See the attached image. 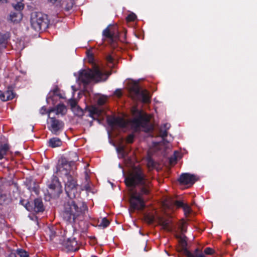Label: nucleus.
<instances>
[{
    "label": "nucleus",
    "mask_w": 257,
    "mask_h": 257,
    "mask_svg": "<svg viewBox=\"0 0 257 257\" xmlns=\"http://www.w3.org/2000/svg\"><path fill=\"white\" fill-rule=\"evenodd\" d=\"M66 107L63 104H59L56 107V113L57 114H64L66 111Z\"/></svg>",
    "instance_id": "23"
},
{
    "label": "nucleus",
    "mask_w": 257,
    "mask_h": 257,
    "mask_svg": "<svg viewBox=\"0 0 257 257\" xmlns=\"http://www.w3.org/2000/svg\"><path fill=\"white\" fill-rule=\"evenodd\" d=\"M109 223V221L106 218H103L101 220L100 222H99V226H102L103 228H105L108 226Z\"/></svg>",
    "instance_id": "27"
},
{
    "label": "nucleus",
    "mask_w": 257,
    "mask_h": 257,
    "mask_svg": "<svg viewBox=\"0 0 257 257\" xmlns=\"http://www.w3.org/2000/svg\"><path fill=\"white\" fill-rule=\"evenodd\" d=\"M72 110L78 117H82L84 115V111L78 105L74 107Z\"/></svg>",
    "instance_id": "24"
},
{
    "label": "nucleus",
    "mask_w": 257,
    "mask_h": 257,
    "mask_svg": "<svg viewBox=\"0 0 257 257\" xmlns=\"http://www.w3.org/2000/svg\"><path fill=\"white\" fill-rule=\"evenodd\" d=\"M22 19L21 12H12L10 15V20L14 23H18Z\"/></svg>",
    "instance_id": "18"
},
{
    "label": "nucleus",
    "mask_w": 257,
    "mask_h": 257,
    "mask_svg": "<svg viewBox=\"0 0 257 257\" xmlns=\"http://www.w3.org/2000/svg\"><path fill=\"white\" fill-rule=\"evenodd\" d=\"M116 150L119 158H122L123 161L124 167L123 168L121 165L119 166L122 169L123 176L124 178V183L127 187H128V175L127 173V169L128 164V151L125 146L121 143L116 148Z\"/></svg>",
    "instance_id": "9"
},
{
    "label": "nucleus",
    "mask_w": 257,
    "mask_h": 257,
    "mask_svg": "<svg viewBox=\"0 0 257 257\" xmlns=\"http://www.w3.org/2000/svg\"><path fill=\"white\" fill-rule=\"evenodd\" d=\"M109 74L105 73L97 66L93 69L82 70L79 72V80L84 85L88 84L91 81L98 82L105 81Z\"/></svg>",
    "instance_id": "3"
},
{
    "label": "nucleus",
    "mask_w": 257,
    "mask_h": 257,
    "mask_svg": "<svg viewBox=\"0 0 257 257\" xmlns=\"http://www.w3.org/2000/svg\"><path fill=\"white\" fill-rule=\"evenodd\" d=\"M198 180L197 177L188 173H184L181 174L178 179V182L181 185H187L191 186Z\"/></svg>",
    "instance_id": "14"
},
{
    "label": "nucleus",
    "mask_w": 257,
    "mask_h": 257,
    "mask_svg": "<svg viewBox=\"0 0 257 257\" xmlns=\"http://www.w3.org/2000/svg\"><path fill=\"white\" fill-rule=\"evenodd\" d=\"M9 150V147L8 144H4L0 146V160L2 159L4 157Z\"/></svg>",
    "instance_id": "22"
},
{
    "label": "nucleus",
    "mask_w": 257,
    "mask_h": 257,
    "mask_svg": "<svg viewBox=\"0 0 257 257\" xmlns=\"http://www.w3.org/2000/svg\"><path fill=\"white\" fill-rule=\"evenodd\" d=\"M177 161V157L176 156L174 155L171 156L169 158V163L170 164H175Z\"/></svg>",
    "instance_id": "38"
},
{
    "label": "nucleus",
    "mask_w": 257,
    "mask_h": 257,
    "mask_svg": "<svg viewBox=\"0 0 257 257\" xmlns=\"http://www.w3.org/2000/svg\"><path fill=\"white\" fill-rule=\"evenodd\" d=\"M107 98L104 96L100 97L97 101L98 104L100 105H102L104 104L106 101Z\"/></svg>",
    "instance_id": "34"
},
{
    "label": "nucleus",
    "mask_w": 257,
    "mask_h": 257,
    "mask_svg": "<svg viewBox=\"0 0 257 257\" xmlns=\"http://www.w3.org/2000/svg\"><path fill=\"white\" fill-rule=\"evenodd\" d=\"M162 225L163 226V228L166 230H169L170 227H169V223L167 221H164L162 222Z\"/></svg>",
    "instance_id": "39"
},
{
    "label": "nucleus",
    "mask_w": 257,
    "mask_h": 257,
    "mask_svg": "<svg viewBox=\"0 0 257 257\" xmlns=\"http://www.w3.org/2000/svg\"><path fill=\"white\" fill-rule=\"evenodd\" d=\"M48 117L49 118L48 121L49 130L54 135H59L63 130L64 123L54 117H50L49 115Z\"/></svg>",
    "instance_id": "11"
},
{
    "label": "nucleus",
    "mask_w": 257,
    "mask_h": 257,
    "mask_svg": "<svg viewBox=\"0 0 257 257\" xmlns=\"http://www.w3.org/2000/svg\"><path fill=\"white\" fill-rule=\"evenodd\" d=\"M62 192V187L57 178L54 179L49 185L48 193L53 197H58Z\"/></svg>",
    "instance_id": "13"
},
{
    "label": "nucleus",
    "mask_w": 257,
    "mask_h": 257,
    "mask_svg": "<svg viewBox=\"0 0 257 257\" xmlns=\"http://www.w3.org/2000/svg\"><path fill=\"white\" fill-rule=\"evenodd\" d=\"M61 244L63 246V249L66 252L76 251L78 250L77 242L75 238H67L64 240Z\"/></svg>",
    "instance_id": "15"
},
{
    "label": "nucleus",
    "mask_w": 257,
    "mask_h": 257,
    "mask_svg": "<svg viewBox=\"0 0 257 257\" xmlns=\"http://www.w3.org/2000/svg\"><path fill=\"white\" fill-rule=\"evenodd\" d=\"M74 161H69L66 158L61 157L58 161L56 173L63 178L65 183V190L68 198H66L63 205V218L69 223L73 224L82 221L84 215L87 210L86 204L82 201H77L78 195V184L73 177Z\"/></svg>",
    "instance_id": "1"
},
{
    "label": "nucleus",
    "mask_w": 257,
    "mask_h": 257,
    "mask_svg": "<svg viewBox=\"0 0 257 257\" xmlns=\"http://www.w3.org/2000/svg\"><path fill=\"white\" fill-rule=\"evenodd\" d=\"M214 252L215 251L213 248L209 247L205 248L204 250V252L206 254L212 255L214 254Z\"/></svg>",
    "instance_id": "32"
},
{
    "label": "nucleus",
    "mask_w": 257,
    "mask_h": 257,
    "mask_svg": "<svg viewBox=\"0 0 257 257\" xmlns=\"http://www.w3.org/2000/svg\"><path fill=\"white\" fill-rule=\"evenodd\" d=\"M148 165L149 167H154L155 166V162L151 159H150L148 160Z\"/></svg>",
    "instance_id": "41"
},
{
    "label": "nucleus",
    "mask_w": 257,
    "mask_h": 257,
    "mask_svg": "<svg viewBox=\"0 0 257 257\" xmlns=\"http://www.w3.org/2000/svg\"><path fill=\"white\" fill-rule=\"evenodd\" d=\"M107 60L109 62H111L113 60V58L111 56H109L107 57Z\"/></svg>",
    "instance_id": "46"
},
{
    "label": "nucleus",
    "mask_w": 257,
    "mask_h": 257,
    "mask_svg": "<svg viewBox=\"0 0 257 257\" xmlns=\"http://www.w3.org/2000/svg\"><path fill=\"white\" fill-rule=\"evenodd\" d=\"M86 111L88 112V116L92 117L93 120H97L100 123V120L99 118L103 113L102 110L98 107L91 106L87 107L85 112Z\"/></svg>",
    "instance_id": "16"
},
{
    "label": "nucleus",
    "mask_w": 257,
    "mask_h": 257,
    "mask_svg": "<svg viewBox=\"0 0 257 257\" xmlns=\"http://www.w3.org/2000/svg\"><path fill=\"white\" fill-rule=\"evenodd\" d=\"M137 19V16L136 15L135 13L130 11V22H134Z\"/></svg>",
    "instance_id": "36"
},
{
    "label": "nucleus",
    "mask_w": 257,
    "mask_h": 257,
    "mask_svg": "<svg viewBox=\"0 0 257 257\" xmlns=\"http://www.w3.org/2000/svg\"><path fill=\"white\" fill-rule=\"evenodd\" d=\"M127 30L125 29L124 32L118 33L116 27H110V26L104 29L103 31V35L109 39L110 43H112L118 38H123L124 40L126 38Z\"/></svg>",
    "instance_id": "10"
},
{
    "label": "nucleus",
    "mask_w": 257,
    "mask_h": 257,
    "mask_svg": "<svg viewBox=\"0 0 257 257\" xmlns=\"http://www.w3.org/2000/svg\"><path fill=\"white\" fill-rule=\"evenodd\" d=\"M134 34L135 35V36L137 37H138V36L136 35V34L135 33V32H134Z\"/></svg>",
    "instance_id": "53"
},
{
    "label": "nucleus",
    "mask_w": 257,
    "mask_h": 257,
    "mask_svg": "<svg viewBox=\"0 0 257 257\" xmlns=\"http://www.w3.org/2000/svg\"><path fill=\"white\" fill-rule=\"evenodd\" d=\"M74 155L76 157V154L74 153Z\"/></svg>",
    "instance_id": "55"
},
{
    "label": "nucleus",
    "mask_w": 257,
    "mask_h": 257,
    "mask_svg": "<svg viewBox=\"0 0 257 257\" xmlns=\"http://www.w3.org/2000/svg\"><path fill=\"white\" fill-rule=\"evenodd\" d=\"M174 205L177 208H183L184 206L186 204L181 200H175L174 202Z\"/></svg>",
    "instance_id": "30"
},
{
    "label": "nucleus",
    "mask_w": 257,
    "mask_h": 257,
    "mask_svg": "<svg viewBox=\"0 0 257 257\" xmlns=\"http://www.w3.org/2000/svg\"><path fill=\"white\" fill-rule=\"evenodd\" d=\"M8 257H17V256L15 253L12 252L9 254Z\"/></svg>",
    "instance_id": "45"
},
{
    "label": "nucleus",
    "mask_w": 257,
    "mask_h": 257,
    "mask_svg": "<svg viewBox=\"0 0 257 257\" xmlns=\"http://www.w3.org/2000/svg\"><path fill=\"white\" fill-rule=\"evenodd\" d=\"M129 57H130V60H131L132 57H131V56L130 55L129 56Z\"/></svg>",
    "instance_id": "54"
},
{
    "label": "nucleus",
    "mask_w": 257,
    "mask_h": 257,
    "mask_svg": "<svg viewBox=\"0 0 257 257\" xmlns=\"http://www.w3.org/2000/svg\"><path fill=\"white\" fill-rule=\"evenodd\" d=\"M150 191L147 187H143L139 191L130 189V209L143 210L145 206L144 195H148Z\"/></svg>",
    "instance_id": "4"
},
{
    "label": "nucleus",
    "mask_w": 257,
    "mask_h": 257,
    "mask_svg": "<svg viewBox=\"0 0 257 257\" xmlns=\"http://www.w3.org/2000/svg\"><path fill=\"white\" fill-rule=\"evenodd\" d=\"M17 253L20 257H29L28 253L23 249H18Z\"/></svg>",
    "instance_id": "26"
},
{
    "label": "nucleus",
    "mask_w": 257,
    "mask_h": 257,
    "mask_svg": "<svg viewBox=\"0 0 257 257\" xmlns=\"http://www.w3.org/2000/svg\"><path fill=\"white\" fill-rule=\"evenodd\" d=\"M180 245L181 247L182 250L183 251V253L187 256V257H192L193 256V254L191 253L187 248V242L186 239V237H180L179 241Z\"/></svg>",
    "instance_id": "17"
},
{
    "label": "nucleus",
    "mask_w": 257,
    "mask_h": 257,
    "mask_svg": "<svg viewBox=\"0 0 257 257\" xmlns=\"http://www.w3.org/2000/svg\"><path fill=\"white\" fill-rule=\"evenodd\" d=\"M125 20H126V22L127 23H128V15L126 17Z\"/></svg>",
    "instance_id": "49"
},
{
    "label": "nucleus",
    "mask_w": 257,
    "mask_h": 257,
    "mask_svg": "<svg viewBox=\"0 0 257 257\" xmlns=\"http://www.w3.org/2000/svg\"><path fill=\"white\" fill-rule=\"evenodd\" d=\"M107 122L113 130L126 132L128 130V120L122 116H108Z\"/></svg>",
    "instance_id": "8"
},
{
    "label": "nucleus",
    "mask_w": 257,
    "mask_h": 257,
    "mask_svg": "<svg viewBox=\"0 0 257 257\" xmlns=\"http://www.w3.org/2000/svg\"><path fill=\"white\" fill-rule=\"evenodd\" d=\"M200 250L198 248L195 249L193 256L192 257H205L202 252H199Z\"/></svg>",
    "instance_id": "29"
},
{
    "label": "nucleus",
    "mask_w": 257,
    "mask_h": 257,
    "mask_svg": "<svg viewBox=\"0 0 257 257\" xmlns=\"http://www.w3.org/2000/svg\"><path fill=\"white\" fill-rule=\"evenodd\" d=\"M147 179L143 170L139 167H134L132 170L130 169V189H136V187L142 188L147 187Z\"/></svg>",
    "instance_id": "5"
},
{
    "label": "nucleus",
    "mask_w": 257,
    "mask_h": 257,
    "mask_svg": "<svg viewBox=\"0 0 257 257\" xmlns=\"http://www.w3.org/2000/svg\"><path fill=\"white\" fill-rule=\"evenodd\" d=\"M25 208L29 211H34L36 213L42 212L44 211V206L41 199L36 198L33 201L28 202L25 205Z\"/></svg>",
    "instance_id": "12"
},
{
    "label": "nucleus",
    "mask_w": 257,
    "mask_h": 257,
    "mask_svg": "<svg viewBox=\"0 0 257 257\" xmlns=\"http://www.w3.org/2000/svg\"><path fill=\"white\" fill-rule=\"evenodd\" d=\"M134 135L130 134V144L133 142Z\"/></svg>",
    "instance_id": "44"
},
{
    "label": "nucleus",
    "mask_w": 257,
    "mask_h": 257,
    "mask_svg": "<svg viewBox=\"0 0 257 257\" xmlns=\"http://www.w3.org/2000/svg\"><path fill=\"white\" fill-rule=\"evenodd\" d=\"M3 92L0 90V99L2 97Z\"/></svg>",
    "instance_id": "51"
},
{
    "label": "nucleus",
    "mask_w": 257,
    "mask_h": 257,
    "mask_svg": "<svg viewBox=\"0 0 257 257\" xmlns=\"http://www.w3.org/2000/svg\"><path fill=\"white\" fill-rule=\"evenodd\" d=\"M147 219L150 223H153L154 220V218L153 216H147Z\"/></svg>",
    "instance_id": "43"
},
{
    "label": "nucleus",
    "mask_w": 257,
    "mask_h": 257,
    "mask_svg": "<svg viewBox=\"0 0 257 257\" xmlns=\"http://www.w3.org/2000/svg\"><path fill=\"white\" fill-rule=\"evenodd\" d=\"M130 112L132 113L134 117L132 119L130 118V126L131 125L135 131L142 128L145 132L149 133L153 130V126L150 124V118L147 113L143 110L139 109L137 106L130 109Z\"/></svg>",
    "instance_id": "2"
},
{
    "label": "nucleus",
    "mask_w": 257,
    "mask_h": 257,
    "mask_svg": "<svg viewBox=\"0 0 257 257\" xmlns=\"http://www.w3.org/2000/svg\"><path fill=\"white\" fill-rule=\"evenodd\" d=\"M131 81L134 82L133 79L130 78V84ZM130 97L135 101H141L145 104L151 102V96L148 91L146 89H141L138 82H135L132 86L130 84Z\"/></svg>",
    "instance_id": "6"
},
{
    "label": "nucleus",
    "mask_w": 257,
    "mask_h": 257,
    "mask_svg": "<svg viewBox=\"0 0 257 257\" xmlns=\"http://www.w3.org/2000/svg\"><path fill=\"white\" fill-rule=\"evenodd\" d=\"M69 103L71 106V109L74 108V107L78 106L77 101L74 99H70L69 101Z\"/></svg>",
    "instance_id": "35"
},
{
    "label": "nucleus",
    "mask_w": 257,
    "mask_h": 257,
    "mask_svg": "<svg viewBox=\"0 0 257 257\" xmlns=\"http://www.w3.org/2000/svg\"><path fill=\"white\" fill-rule=\"evenodd\" d=\"M14 9L17 11L16 12H20L24 8V5L21 3V1H18L17 4L13 5Z\"/></svg>",
    "instance_id": "28"
},
{
    "label": "nucleus",
    "mask_w": 257,
    "mask_h": 257,
    "mask_svg": "<svg viewBox=\"0 0 257 257\" xmlns=\"http://www.w3.org/2000/svg\"><path fill=\"white\" fill-rule=\"evenodd\" d=\"M90 126H92V121H90Z\"/></svg>",
    "instance_id": "52"
},
{
    "label": "nucleus",
    "mask_w": 257,
    "mask_h": 257,
    "mask_svg": "<svg viewBox=\"0 0 257 257\" xmlns=\"http://www.w3.org/2000/svg\"><path fill=\"white\" fill-rule=\"evenodd\" d=\"M0 2L2 3H6L7 2V0H0Z\"/></svg>",
    "instance_id": "48"
},
{
    "label": "nucleus",
    "mask_w": 257,
    "mask_h": 257,
    "mask_svg": "<svg viewBox=\"0 0 257 257\" xmlns=\"http://www.w3.org/2000/svg\"><path fill=\"white\" fill-rule=\"evenodd\" d=\"M9 37L8 34L0 33V47L3 49L6 47Z\"/></svg>",
    "instance_id": "21"
},
{
    "label": "nucleus",
    "mask_w": 257,
    "mask_h": 257,
    "mask_svg": "<svg viewBox=\"0 0 257 257\" xmlns=\"http://www.w3.org/2000/svg\"><path fill=\"white\" fill-rule=\"evenodd\" d=\"M160 137L164 140L168 135V131L166 130L160 129L159 131Z\"/></svg>",
    "instance_id": "31"
},
{
    "label": "nucleus",
    "mask_w": 257,
    "mask_h": 257,
    "mask_svg": "<svg viewBox=\"0 0 257 257\" xmlns=\"http://www.w3.org/2000/svg\"><path fill=\"white\" fill-rule=\"evenodd\" d=\"M32 28L37 32L45 30L48 27L47 16L41 12H33L31 15Z\"/></svg>",
    "instance_id": "7"
},
{
    "label": "nucleus",
    "mask_w": 257,
    "mask_h": 257,
    "mask_svg": "<svg viewBox=\"0 0 257 257\" xmlns=\"http://www.w3.org/2000/svg\"><path fill=\"white\" fill-rule=\"evenodd\" d=\"M49 146L52 148H56L61 146L62 145V141L58 138H53L49 140Z\"/></svg>",
    "instance_id": "20"
},
{
    "label": "nucleus",
    "mask_w": 257,
    "mask_h": 257,
    "mask_svg": "<svg viewBox=\"0 0 257 257\" xmlns=\"http://www.w3.org/2000/svg\"><path fill=\"white\" fill-rule=\"evenodd\" d=\"M129 161H130V164L131 163V159L130 158Z\"/></svg>",
    "instance_id": "56"
},
{
    "label": "nucleus",
    "mask_w": 257,
    "mask_h": 257,
    "mask_svg": "<svg viewBox=\"0 0 257 257\" xmlns=\"http://www.w3.org/2000/svg\"><path fill=\"white\" fill-rule=\"evenodd\" d=\"M170 124L169 123H165L163 124V127L164 128V130H166L167 131H168V130L169 129V128L170 127Z\"/></svg>",
    "instance_id": "42"
},
{
    "label": "nucleus",
    "mask_w": 257,
    "mask_h": 257,
    "mask_svg": "<svg viewBox=\"0 0 257 257\" xmlns=\"http://www.w3.org/2000/svg\"><path fill=\"white\" fill-rule=\"evenodd\" d=\"M182 208L183 209L184 215H185V217H188L189 214L192 212V210H191L190 206L189 205H188L187 204H186Z\"/></svg>",
    "instance_id": "25"
},
{
    "label": "nucleus",
    "mask_w": 257,
    "mask_h": 257,
    "mask_svg": "<svg viewBox=\"0 0 257 257\" xmlns=\"http://www.w3.org/2000/svg\"><path fill=\"white\" fill-rule=\"evenodd\" d=\"M14 97L15 94L13 91L11 89H9L4 92H3L1 100L3 101H6L13 99Z\"/></svg>",
    "instance_id": "19"
},
{
    "label": "nucleus",
    "mask_w": 257,
    "mask_h": 257,
    "mask_svg": "<svg viewBox=\"0 0 257 257\" xmlns=\"http://www.w3.org/2000/svg\"><path fill=\"white\" fill-rule=\"evenodd\" d=\"M56 111V108H53V109H50V110L48 111L49 115L50 116V112H53V111Z\"/></svg>",
    "instance_id": "47"
},
{
    "label": "nucleus",
    "mask_w": 257,
    "mask_h": 257,
    "mask_svg": "<svg viewBox=\"0 0 257 257\" xmlns=\"http://www.w3.org/2000/svg\"><path fill=\"white\" fill-rule=\"evenodd\" d=\"M49 236L51 240H52L53 238L56 236V232L54 230V228H50L49 229Z\"/></svg>",
    "instance_id": "33"
},
{
    "label": "nucleus",
    "mask_w": 257,
    "mask_h": 257,
    "mask_svg": "<svg viewBox=\"0 0 257 257\" xmlns=\"http://www.w3.org/2000/svg\"><path fill=\"white\" fill-rule=\"evenodd\" d=\"M73 3L72 2H71L70 4H68V5L65 8V9L67 11H70L73 7Z\"/></svg>",
    "instance_id": "40"
},
{
    "label": "nucleus",
    "mask_w": 257,
    "mask_h": 257,
    "mask_svg": "<svg viewBox=\"0 0 257 257\" xmlns=\"http://www.w3.org/2000/svg\"><path fill=\"white\" fill-rule=\"evenodd\" d=\"M113 95L117 97H120L122 95V90L120 89H116L114 92Z\"/></svg>",
    "instance_id": "37"
},
{
    "label": "nucleus",
    "mask_w": 257,
    "mask_h": 257,
    "mask_svg": "<svg viewBox=\"0 0 257 257\" xmlns=\"http://www.w3.org/2000/svg\"><path fill=\"white\" fill-rule=\"evenodd\" d=\"M128 142V135H127L126 137V141H125V143H127Z\"/></svg>",
    "instance_id": "50"
}]
</instances>
